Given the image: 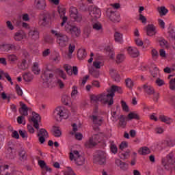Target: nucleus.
<instances>
[{
  "label": "nucleus",
  "instance_id": "7c9ffc66",
  "mask_svg": "<svg viewBox=\"0 0 175 175\" xmlns=\"http://www.w3.org/2000/svg\"><path fill=\"white\" fill-rule=\"evenodd\" d=\"M103 65H105V62L103 59H96L93 62V66L96 69H100Z\"/></svg>",
  "mask_w": 175,
  "mask_h": 175
},
{
  "label": "nucleus",
  "instance_id": "72a5a7b5",
  "mask_svg": "<svg viewBox=\"0 0 175 175\" xmlns=\"http://www.w3.org/2000/svg\"><path fill=\"white\" fill-rule=\"evenodd\" d=\"M78 87L74 85L72 87V92H71V98L72 99H77V96H79V90Z\"/></svg>",
  "mask_w": 175,
  "mask_h": 175
},
{
  "label": "nucleus",
  "instance_id": "2f4dec72",
  "mask_svg": "<svg viewBox=\"0 0 175 175\" xmlns=\"http://www.w3.org/2000/svg\"><path fill=\"white\" fill-rule=\"evenodd\" d=\"M38 165L43 170V172H51V168L49 167L43 160L38 161Z\"/></svg>",
  "mask_w": 175,
  "mask_h": 175
},
{
  "label": "nucleus",
  "instance_id": "09e8293b",
  "mask_svg": "<svg viewBox=\"0 0 175 175\" xmlns=\"http://www.w3.org/2000/svg\"><path fill=\"white\" fill-rule=\"evenodd\" d=\"M128 120H139V117L137 113L135 112H131L127 116Z\"/></svg>",
  "mask_w": 175,
  "mask_h": 175
},
{
  "label": "nucleus",
  "instance_id": "de8ad7c7",
  "mask_svg": "<svg viewBox=\"0 0 175 175\" xmlns=\"http://www.w3.org/2000/svg\"><path fill=\"white\" fill-rule=\"evenodd\" d=\"M125 59V55L124 53H119L116 56L117 64H121Z\"/></svg>",
  "mask_w": 175,
  "mask_h": 175
},
{
  "label": "nucleus",
  "instance_id": "58836bf2",
  "mask_svg": "<svg viewBox=\"0 0 175 175\" xmlns=\"http://www.w3.org/2000/svg\"><path fill=\"white\" fill-rule=\"evenodd\" d=\"M53 135L55 137H59L62 133H61V130L59 127L54 126L52 129Z\"/></svg>",
  "mask_w": 175,
  "mask_h": 175
},
{
  "label": "nucleus",
  "instance_id": "a19ab883",
  "mask_svg": "<svg viewBox=\"0 0 175 175\" xmlns=\"http://www.w3.org/2000/svg\"><path fill=\"white\" fill-rule=\"evenodd\" d=\"M2 76H5L8 81L10 82L11 85H13V81H12V77H10V75H9V74L4 72L3 71H0V80H2Z\"/></svg>",
  "mask_w": 175,
  "mask_h": 175
},
{
  "label": "nucleus",
  "instance_id": "f704fd0d",
  "mask_svg": "<svg viewBox=\"0 0 175 175\" xmlns=\"http://www.w3.org/2000/svg\"><path fill=\"white\" fill-rule=\"evenodd\" d=\"M21 108L19 111L22 116H28V107L24 103H21Z\"/></svg>",
  "mask_w": 175,
  "mask_h": 175
},
{
  "label": "nucleus",
  "instance_id": "f8f14e48",
  "mask_svg": "<svg viewBox=\"0 0 175 175\" xmlns=\"http://www.w3.org/2000/svg\"><path fill=\"white\" fill-rule=\"evenodd\" d=\"M70 17L72 21H77V23H80L83 20V16L79 13L76 7H70Z\"/></svg>",
  "mask_w": 175,
  "mask_h": 175
},
{
  "label": "nucleus",
  "instance_id": "4be33fe9",
  "mask_svg": "<svg viewBox=\"0 0 175 175\" xmlns=\"http://www.w3.org/2000/svg\"><path fill=\"white\" fill-rule=\"evenodd\" d=\"M142 88L144 90V92H146V94L148 95H154V94H155L154 87L148 83L143 85Z\"/></svg>",
  "mask_w": 175,
  "mask_h": 175
},
{
  "label": "nucleus",
  "instance_id": "c9c22d12",
  "mask_svg": "<svg viewBox=\"0 0 175 175\" xmlns=\"http://www.w3.org/2000/svg\"><path fill=\"white\" fill-rule=\"evenodd\" d=\"M33 75L31 72H26L23 74V80L27 82L32 81Z\"/></svg>",
  "mask_w": 175,
  "mask_h": 175
},
{
  "label": "nucleus",
  "instance_id": "f3484780",
  "mask_svg": "<svg viewBox=\"0 0 175 175\" xmlns=\"http://www.w3.org/2000/svg\"><path fill=\"white\" fill-rule=\"evenodd\" d=\"M64 70H66L67 75L68 76H72V75H75V76H77L79 73V70L77 69V67L73 66L72 69V66L68 64H65L64 66Z\"/></svg>",
  "mask_w": 175,
  "mask_h": 175
},
{
  "label": "nucleus",
  "instance_id": "a878e982",
  "mask_svg": "<svg viewBox=\"0 0 175 175\" xmlns=\"http://www.w3.org/2000/svg\"><path fill=\"white\" fill-rule=\"evenodd\" d=\"M18 157L19 159L22 162H25V161H27V158H28V154H27V150H25V148H21L18 150Z\"/></svg>",
  "mask_w": 175,
  "mask_h": 175
},
{
  "label": "nucleus",
  "instance_id": "b1692460",
  "mask_svg": "<svg viewBox=\"0 0 175 175\" xmlns=\"http://www.w3.org/2000/svg\"><path fill=\"white\" fill-rule=\"evenodd\" d=\"M146 33L148 36H154L157 33V27L152 25L149 24L146 27Z\"/></svg>",
  "mask_w": 175,
  "mask_h": 175
},
{
  "label": "nucleus",
  "instance_id": "c85d7f7f",
  "mask_svg": "<svg viewBox=\"0 0 175 175\" xmlns=\"http://www.w3.org/2000/svg\"><path fill=\"white\" fill-rule=\"evenodd\" d=\"M76 132H77V124L74 123L72 124V131L70 133L71 135H75L77 140H81V139H83V135H81L80 133H76Z\"/></svg>",
  "mask_w": 175,
  "mask_h": 175
},
{
  "label": "nucleus",
  "instance_id": "ea45409f",
  "mask_svg": "<svg viewBox=\"0 0 175 175\" xmlns=\"http://www.w3.org/2000/svg\"><path fill=\"white\" fill-rule=\"evenodd\" d=\"M109 146L111 151L113 154H117L118 152V148H117V146L114 144V141H109Z\"/></svg>",
  "mask_w": 175,
  "mask_h": 175
},
{
  "label": "nucleus",
  "instance_id": "a211bd4d",
  "mask_svg": "<svg viewBox=\"0 0 175 175\" xmlns=\"http://www.w3.org/2000/svg\"><path fill=\"white\" fill-rule=\"evenodd\" d=\"M28 35L29 38L35 42L39 39V30L37 28H32L29 30Z\"/></svg>",
  "mask_w": 175,
  "mask_h": 175
},
{
  "label": "nucleus",
  "instance_id": "ddd939ff",
  "mask_svg": "<svg viewBox=\"0 0 175 175\" xmlns=\"http://www.w3.org/2000/svg\"><path fill=\"white\" fill-rule=\"evenodd\" d=\"M14 144H13V141H10L8 142V147L6 148L5 154L7 158L10 159H14L16 157V151L14 150Z\"/></svg>",
  "mask_w": 175,
  "mask_h": 175
},
{
  "label": "nucleus",
  "instance_id": "864d4df0",
  "mask_svg": "<svg viewBox=\"0 0 175 175\" xmlns=\"http://www.w3.org/2000/svg\"><path fill=\"white\" fill-rule=\"evenodd\" d=\"M90 74L93 76V77L98 78L99 77V71L96 70L94 68L89 69Z\"/></svg>",
  "mask_w": 175,
  "mask_h": 175
},
{
  "label": "nucleus",
  "instance_id": "8fccbe9b",
  "mask_svg": "<svg viewBox=\"0 0 175 175\" xmlns=\"http://www.w3.org/2000/svg\"><path fill=\"white\" fill-rule=\"evenodd\" d=\"M49 133L44 129H41L38 131V136L47 137Z\"/></svg>",
  "mask_w": 175,
  "mask_h": 175
},
{
  "label": "nucleus",
  "instance_id": "0eeeda50",
  "mask_svg": "<svg viewBox=\"0 0 175 175\" xmlns=\"http://www.w3.org/2000/svg\"><path fill=\"white\" fill-rule=\"evenodd\" d=\"M70 161H75L77 166H83L85 163L84 157L81 156L77 150H74L70 153Z\"/></svg>",
  "mask_w": 175,
  "mask_h": 175
},
{
  "label": "nucleus",
  "instance_id": "1a4fd4ad",
  "mask_svg": "<svg viewBox=\"0 0 175 175\" xmlns=\"http://www.w3.org/2000/svg\"><path fill=\"white\" fill-rule=\"evenodd\" d=\"M89 14L90 16V20L92 21H95L97 18H99L102 14L100 10L96 5L89 6Z\"/></svg>",
  "mask_w": 175,
  "mask_h": 175
},
{
  "label": "nucleus",
  "instance_id": "603ef678",
  "mask_svg": "<svg viewBox=\"0 0 175 175\" xmlns=\"http://www.w3.org/2000/svg\"><path fill=\"white\" fill-rule=\"evenodd\" d=\"M56 73H57L63 80H66V74H65L62 70L57 68L56 70Z\"/></svg>",
  "mask_w": 175,
  "mask_h": 175
},
{
  "label": "nucleus",
  "instance_id": "39448f33",
  "mask_svg": "<svg viewBox=\"0 0 175 175\" xmlns=\"http://www.w3.org/2000/svg\"><path fill=\"white\" fill-rule=\"evenodd\" d=\"M64 29L67 33H70L74 38H77L81 33L80 29L73 23V22H67Z\"/></svg>",
  "mask_w": 175,
  "mask_h": 175
},
{
  "label": "nucleus",
  "instance_id": "9d476101",
  "mask_svg": "<svg viewBox=\"0 0 175 175\" xmlns=\"http://www.w3.org/2000/svg\"><path fill=\"white\" fill-rule=\"evenodd\" d=\"M0 174L1 175H23V172L14 170L12 173L9 172V165H3L0 160Z\"/></svg>",
  "mask_w": 175,
  "mask_h": 175
},
{
  "label": "nucleus",
  "instance_id": "6e6d98bb",
  "mask_svg": "<svg viewBox=\"0 0 175 175\" xmlns=\"http://www.w3.org/2000/svg\"><path fill=\"white\" fill-rule=\"evenodd\" d=\"M119 120V125H120L122 128H124L125 125H126V122L125 121L124 116L121 115Z\"/></svg>",
  "mask_w": 175,
  "mask_h": 175
},
{
  "label": "nucleus",
  "instance_id": "6e6552de",
  "mask_svg": "<svg viewBox=\"0 0 175 175\" xmlns=\"http://www.w3.org/2000/svg\"><path fill=\"white\" fill-rule=\"evenodd\" d=\"M21 47L15 43H5L0 46L1 51L9 53V51H18Z\"/></svg>",
  "mask_w": 175,
  "mask_h": 175
},
{
  "label": "nucleus",
  "instance_id": "4468645a",
  "mask_svg": "<svg viewBox=\"0 0 175 175\" xmlns=\"http://www.w3.org/2000/svg\"><path fill=\"white\" fill-rule=\"evenodd\" d=\"M94 162L98 165H105L106 163V152L98 150L97 154L94 157Z\"/></svg>",
  "mask_w": 175,
  "mask_h": 175
},
{
  "label": "nucleus",
  "instance_id": "37998d69",
  "mask_svg": "<svg viewBox=\"0 0 175 175\" xmlns=\"http://www.w3.org/2000/svg\"><path fill=\"white\" fill-rule=\"evenodd\" d=\"M138 152L140 155H147V154H150V148L145 146L139 148Z\"/></svg>",
  "mask_w": 175,
  "mask_h": 175
},
{
  "label": "nucleus",
  "instance_id": "393cba45",
  "mask_svg": "<svg viewBox=\"0 0 175 175\" xmlns=\"http://www.w3.org/2000/svg\"><path fill=\"white\" fill-rule=\"evenodd\" d=\"M127 53L132 57L133 58H136V57H139V50L137 48L133 46H129L127 48Z\"/></svg>",
  "mask_w": 175,
  "mask_h": 175
},
{
  "label": "nucleus",
  "instance_id": "680f3d73",
  "mask_svg": "<svg viewBox=\"0 0 175 175\" xmlns=\"http://www.w3.org/2000/svg\"><path fill=\"white\" fill-rule=\"evenodd\" d=\"M21 68L23 70H25V69L28 68V64L27 63V60H25V59L22 60V62L21 64Z\"/></svg>",
  "mask_w": 175,
  "mask_h": 175
},
{
  "label": "nucleus",
  "instance_id": "20e7f679",
  "mask_svg": "<svg viewBox=\"0 0 175 175\" xmlns=\"http://www.w3.org/2000/svg\"><path fill=\"white\" fill-rule=\"evenodd\" d=\"M53 117L57 121H62L66 120L69 117V111L64 109V107H57L53 111Z\"/></svg>",
  "mask_w": 175,
  "mask_h": 175
},
{
  "label": "nucleus",
  "instance_id": "49530a36",
  "mask_svg": "<svg viewBox=\"0 0 175 175\" xmlns=\"http://www.w3.org/2000/svg\"><path fill=\"white\" fill-rule=\"evenodd\" d=\"M32 72L34 73V75H39L40 73V70L39 68V64L38 63H34L33 66L32 67Z\"/></svg>",
  "mask_w": 175,
  "mask_h": 175
},
{
  "label": "nucleus",
  "instance_id": "0e129e2a",
  "mask_svg": "<svg viewBox=\"0 0 175 175\" xmlns=\"http://www.w3.org/2000/svg\"><path fill=\"white\" fill-rule=\"evenodd\" d=\"M135 44L137 46H139V47H142L144 43L143 42V40H142L140 38H135Z\"/></svg>",
  "mask_w": 175,
  "mask_h": 175
},
{
  "label": "nucleus",
  "instance_id": "a18cd8bd",
  "mask_svg": "<svg viewBox=\"0 0 175 175\" xmlns=\"http://www.w3.org/2000/svg\"><path fill=\"white\" fill-rule=\"evenodd\" d=\"M157 10L161 16H166L167 12H169V10H167L165 6L159 7Z\"/></svg>",
  "mask_w": 175,
  "mask_h": 175
},
{
  "label": "nucleus",
  "instance_id": "69168bd1",
  "mask_svg": "<svg viewBox=\"0 0 175 175\" xmlns=\"http://www.w3.org/2000/svg\"><path fill=\"white\" fill-rule=\"evenodd\" d=\"M139 20L141 21L142 24H146L147 23V18H146V16H144L142 14H139Z\"/></svg>",
  "mask_w": 175,
  "mask_h": 175
},
{
  "label": "nucleus",
  "instance_id": "3c124183",
  "mask_svg": "<svg viewBox=\"0 0 175 175\" xmlns=\"http://www.w3.org/2000/svg\"><path fill=\"white\" fill-rule=\"evenodd\" d=\"M93 29L95 31H99L100 32H102L103 31V29L102 28V25L99 23H96L93 24Z\"/></svg>",
  "mask_w": 175,
  "mask_h": 175
},
{
  "label": "nucleus",
  "instance_id": "cd10ccee",
  "mask_svg": "<svg viewBox=\"0 0 175 175\" xmlns=\"http://www.w3.org/2000/svg\"><path fill=\"white\" fill-rule=\"evenodd\" d=\"M109 73L113 79L116 81V83H120L121 81V77L120 76V74H118V72L114 69H111L109 71Z\"/></svg>",
  "mask_w": 175,
  "mask_h": 175
},
{
  "label": "nucleus",
  "instance_id": "052dcab7",
  "mask_svg": "<svg viewBox=\"0 0 175 175\" xmlns=\"http://www.w3.org/2000/svg\"><path fill=\"white\" fill-rule=\"evenodd\" d=\"M122 108L124 110V111H129V107H128V105H126V103L124 100L121 101Z\"/></svg>",
  "mask_w": 175,
  "mask_h": 175
},
{
  "label": "nucleus",
  "instance_id": "473e14b6",
  "mask_svg": "<svg viewBox=\"0 0 175 175\" xmlns=\"http://www.w3.org/2000/svg\"><path fill=\"white\" fill-rule=\"evenodd\" d=\"M105 51H106V53H108L109 58H111V59H113V58H114L115 53H114V51L113 50V48L111 47V46H105Z\"/></svg>",
  "mask_w": 175,
  "mask_h": 175
},
{
  "label": "nucleus",
  "instance_id": "f03ea898",
  "mask_svg": "<svg viewBox=\"0 0 175 175\" xmlns=\"http://www.w3.org/2000/svg\"><path fill=\"white\" fill-rule=\"evenodd\" d=\"M52 35L56 38V42L59 47H66L69 43V37L66 34L62 33L55 30H51Z\"/></svg>",
  "mask_w": 175,
  "mask_h": 175
},
{
  "label": "nucleus",
  "instance_id": "5fc2aeb1",
  "mask_svg": "<svg viewBox=\"0 0 175 175\" xmlns=\"http://www.w3.org/2000/svg\"><path fill=\"white\" fill-rule=\"evenodd\" d=\"M125 83H126V86L127 88H132L134 85L133 81H132V79L130 78H127L125 80Z\"/></svg>",
  "mask_w": 175,
  "mask_h": 175
},
{
  "label": "nucleus",
  "instance_id": "6ab92c4d",
  "mask_svg": "<svg viewBox=\"0 0 175 175\" xmlns=\"http://www.w3.org/2000/svg\"><path fill=\"white\" fill-rule=\"evenodd\" d=\"M94 126H100L103 124V118L96 115H92L90 116Z\"/></svg>",
  "mask_w": 175,
  "mask_h": 175
},
{
  "label": "nucleus",
  "instance_id": "4c0bfd02",
  "mask_svg": "<svg viewBox=\"0 0 175 175\" xmlns=\"http://www.w3.org/2000/svg\"><path fill=\"white\" fill-rule=\"evenodd\" d=\"M76 46L75 44H70L68 46V52L67 53L68 58L70 59L72 57L73 52L75 51Z\"/></svg>",
  "mask_w": 175,
  "mask_h": 175
},
{
  "label": "nucleus",
  "instance_id": "aec40b11",
  "mask_svg": "<svg viewBox=\"0 0 175 175\" xmlns=\"http://www.w3.org/2000/svg\"><path fill=\"white\" fill-rule=\"evenodd\" d=\"M27 38V33L23 30H19L14 33V39L16 42H21L23 39Z\"/></svg>",
  "mask_w": 175,
  "mask_h": 175
},
{
  "label": "nucleus",
  "instance_id": "5701e85b",
  "mask_svg": "<svg viewBox=\"0 0 175 175\" xmlns=\"http://www.w3.org/2000/svg\"><path fill=\"white\" fill-rule=\"evenodd\" d=\"M31 121L33 124L34 128L37 129V131H39V121H40V116H39V114L33 112Z\"/></svg>",
  "mask_w": 175,
  "mask_h": 175
},
{
  "label": "nucleus",
  "instance_id": "c03bdc74",
  "mask_svg": "<svg viewBox=\"0 0 175 175\" xmlns=\"http://www.w3.org/2000/svg\"><path fill=\"white\" fill-rule=\"evenodd\" d=\"M111 120L113 122L118 121V120H120V115L117 113V111H113V109L111 111Z\"/></svg>",
  "mask_w": 175,
  "mask_h": 175
},
{
  "label": "nucleus",
  "instance_id": "79ce46f5",
  "mask_svg": "<svg viewBox=\"0 0 175 175\" xmlns=\"http://www.w3.org/2000/svg\"><path fill=\"white\" fill-rule=\"evenodd\" d=\"M115 42L118 43H122V33L120 31H116L114 33Z\"/></svg>",
  "mask_w": 175,
  "mask_h": 175
},
{
  "label": "nucleus",
  "instance_id": "412c9836",
  "mask_svg": "<svg viewBox=\"0 0 175 175\" xmlns=\"http://www.w3.org/2000/svg\"><path fill=\"white\" fill-rule=\"evenodd\" d=\"M46 0H35L34 8L37 10H44L46 9Z\"/></svg>",
  "mask_w": 175,
  "mask_h": 175
},
{
  "label": "nucleus",
  "instance_id": "7ed1b4c3",
  "mask_svg": "<svg viewBox=\"0 0 175 175\" xmlns=\"http://www.w3.org/2000/svg\"><path fill=\"white\" fill-rule=\"evenodd\" d=\"M161 163L166 170H175L174 153L171 152L165 158L162 159Z\"/></svg>",
  "mask_w": 175,
  "mask_h": 175
},
{
  "label": "nucleus",
  "instance_id": "2eb2a0df",
  "mask_svg": "<svg viewBox=\"0 0 175 175\" xmlns=\"http://www.w3.org/2000/svg\"><path fill=\"white\" fill-rule=\"evenodd\" d=\"M50 23H51L50 14H45L39 16L38 25L40 27H46V25H49Z\"/></svg>",
  "mask_w": 175,
  "mask_h": 175
},
{
  "label": "nucleus",
  "instance_id": "423d86ee",
  "mask_svg": "<svg viewBox=\"0 0 175 175\" xmlns=\"http://www.w3.org/2000/svg\"><path fill=\"white\" fill-rule=\"evenodd\" d=\"M41 77L44 81V84L46 85V87L49 88L50 85H51V83L53 82V77H54V75L53 73H51V70L49 69V67H46L44 70Z\"/></svg>",
  "mask_w": 175,
  "mask_h": 175
},
{
  "label": "nucleus",
  "instance_id": "bb28decb",
  "mask_svg": "<svg viewBox=\"0 0 175 175\" xmlns=\"http://www.w3.org/2000/svg\"><path fill=\"white\" fill-rule=\"evenodd\" d=\"M58 12L59 14V16L62 20V23H61V27H64L65 24H66V21H68V17L65 16V8H59L58 9Z\"/></svg>",
  "mask_w": 175,
  "mask_h": 175
},
{
  "label": "nucleus",
  "instance_id": "774afa93",
  "mask_svg": "<svg viewBox=\"0 0 175 175\" xmlns=\"http://www.w3.org/2000/svg\"><path fill=\"white\" fill-rule=\"evenodd\" d=\"M155 133L161 134L163 133V129L161 126H157L154 129Z\"/></svg>",
  "mask_w": 175,
  "mask_h": 175
},
{
  "label": "nucleus",
  "instance_id": "9b49d317",
  "mask_svg": "<svg viewBox=\"0 0 175 175\" xmlns=\"http://www.w3.org/2000/svg\"><path fill=\"white\" fill-rule=\"evenodd\" d=\"M102 142V138H100V135L99 134H96L93 135L90 138L88 141H87L85 144V146L87 148H92V147H95L98 143H100Z\"/></svg>",
  "mask_w": 175,
  "mask_h": 175
},
{
  "label": "nucleus",
  "instance_id": "bf43d9fd",
  "mask_svg": "<svg viewBox=\"0 0 175 175\" xmlns=\"http://www.w3.org/2000/svg\"><path fill=\"white\" fill-rule=\"evenodd\" d=\"M159 42L161 47H167V46H169V44H167V41H166L163 38H161L160 40H159Z\"/></svg>",
  "mask_w": 175,
  "mask_h": 175
},
{
  "label": "nucleus",
  "instance_id": "dca6fc26",
  "mask_svg": "<svg viewBox=\"0 0 175 175\" xmlns=\"http://www.w3.org/2000/svg\"><path fill=\"white\" fill-rule=\"evenodd\" d=\"M107 16L109 17L111 21H113V23L120 22V14L111 9H108L107 10Z\"/></svg>",
  "mask_w": 175,
  "mask_h": 175
},
{
  "label": "nucleus",
  "instance_id": "338daca9",
  "mask_svg": "<svg viewBox=\"0 0 175 175\" xmlns=\"http://www.w3.org/2000/svg\"><path fill=\"white\" fill-rule=\"evenodd\" d=\"M165 144L167 146H168V147H173L175 144L174 142L170 139H166Z\"/></svg>",
  "mask_w": 175,
  "mask_h": 175
},
{
  "label": "nucleus",
  "instance_id": "e2e57ef3",
  "mask_svg": "<svg viewBox=\"0 0 175 175\" xmlns=\"http://www.w3.org/2000/svg\"><path fill=\"white\" fill-rule=\"evenodd\" d=\"M151 54H152V57L153 59H157L158 58V57L159 56L158 51L155 49L152 50Z\"/></svg>",
  "mask_w": 175,
  "mask_h": 175
},
{
  "label": "nucleus",
  "instance_id": "13d9d810",
  "mask_svg": "<svg viewBox=\"0 0 175 175\" xmlns=\"http://www.w3.org/2000/svg\"><path fill=\"white\" fill-rule=\"evenodd\" d=\"M8 59L10 61V62H16V61L18 59L17 55L14 54L8 55Z\"/></svg>",
  "mask_w": 175,
  "mask_h": 175
},
{
  "label": "nucleus",
  "instance_id": "4d7b16f0",
  "mask_svg": "<svg viewBox=\"0 0 175 175\" xmlns=\"http://www.w3.org/2000/svg\"><path fill=\"white\" fill-rule=\"evenodd\" d=\"M62 102L64 105H69V102H70V97H69L66 95L63 96L62 98Z\"/></svg>",
  "mask_w": 175,
  "mask_h": 175
},
{
  "label": "nucleus",
  "instance_id": "f257e3e1",
  "mask_svg": "<svg viewBox=\"0 0 175 175\" xmlns=\"http://www.w3.org/2000/svg\"><path fill=\"white\" fill-rule=\"evenodd\" d=\"M108 94L103 93L98 95L92 94L90 96V100L92 103H98V102H101L104 105H108V106H111L114 103L113 98L114 96V92H118V94H122V89L120 86L113 85L111 87Z\"/></svg>",
  "mask_w": 175,
  "mask_h": 175
},
{
  "label": "nucleus",
  "instance_id": "c756f323",
  "mask_svg": "<svg viewBox=\"0 0 175 175\" xmlns=\"http://www.w3.org/2000/svg\"><path fill=\"white\" fill-rule=\"evenodd\" d=\"M159 120L162 121V122H165V124H167L168 125H170L172 122H173V119L164 116V115H160L159 117Z\"/></svg>",
  "mask_w": 175,
  "mask_h": 175
},
{
  "label": "nucleus",
  "instance_id": "e433bc0d",
  "mask_svg": "<svg viewBox=\"0 0 175 175\" xmlns=\"http://www.w3.org/2000/svg\"><path fill=\"white\" fill-rule=\"evenodd\" d=\"M77 57L79 59H84L87 57V52L85 49H79L77 52Z\"/></svg>",
  "mask_w": 175,
  "mask_h": 175
}]
</instances>
